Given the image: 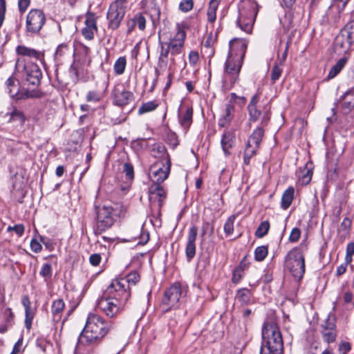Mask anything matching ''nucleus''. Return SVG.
<instances>
[{
	"label": "nucleus",
	"mask_w": 354,
	"mask_h": 354,
	"mask_svg": "<svg viewBox=\"0 0 354 354\" xmlns=\"http://www.w3.org/2000/svg\"><path fill=\"white\" fill-rule=\"evenodd\" d=\"M246 48V44L242 40L234 39L230 42L223 76V87L227 90L231 89L239 80Z\"/></svg>",
	"instance_id": "nucleus-1"
},
{
	"label": "nucleus",
	"mask_w": 354,
	"mask_h": 354,
	"mask_svg": "<svg viewBox=\"0 0 354 354\" xmlns=\"http://www.w3.org/2000/svg\"><path fill=\"white\" fill-rule=\"evenodd\" d=\"M129 300V294L118 290L111 283L104 291L103 296L97 301V308L106 316L112 318L120 314Z\"/></svg>",
	"instance_id": "nucleus-2"
},
{
	"label": "nucleus",
	"mask_w": 354,
	"mask_h": 354,
	"mask_svg": "<svg viewBox=\"0 0 354 354\" xmlns=\"http://www.w3.org/2000/svg\"><path fill=\"white\" fill-rule=\"evenodd\" d=\"M111 329V324L105 322L100 316L90 313L82 331L79 342L82 344H93L100 342Z\"/></svg>",
	"instance_id": "nucleus-3"
},
{
	"label": "nucleus",
	"mask_w": 354,
	"mask_h": 354,
	"mask_svg": "<svg viewBox=\"0 0 354 354\" xmlns=\"http://www.w3.org/2000/svg\"><path fill=\"white\" fill-rule=\"evenodd\" d=\"M126 209L119 203L113 205H104L96 208L97 224L96 231L102 233L109 229L116 220L124 215Z\"/></svg>",
	"instance_id": "nucleus-4"
},
{
	"label": "nucleus",
	"mask_w": 354,
	"mask_h": 354,
	"mask_svg": "<svg viewBox=\"0 0 354 354\" xmlns=\"http://www.w3.org/2000/svg\"><path fill=\"white\" fill-rule=\"evenodd\" d=\"M15 69L20 75L24 86H37L42 77V72L39 66L32 62H26L24 59H17Z\"/></svg>",
	"instance_id": "nucleus-5"
},
{
	"label": "nucleus",
	"mask_w": 354,
	"mask_h": 354,
	"mask_svg": "<svg viewBox=\"0 0 354 354\" xmlns=\"http://www.w3.org/2000/svg\"><path fill=\"white\" fill-rule=\"evenodd\" d=\"M286 267L295 279H302L305 272L304 256L299 248L290 250L286 257Z\"/></svg>",
	"instance_id": "nucleus-6"
},
{
	"label": "nucleus",
	"mask_w": 354,
	"mask_h": 354,
	"mask_svg": "<svg viewBox=\"0 0 354 354\" xmlns=\"http://www.w3.org/2000/svg\"><path fill=\"white\" fill-rule=\"evenodd\" d=\"M354 42V24L346 26L336 36L334 50L337 54H346Z\"/></svg>",
	"instance_id": "nucleus-7"
},
{
	"label": "nucleus",
	"mask_w": 354,
	"mask_h": 354,
	"mask_svg": "<svg viewBox=\"0 0 354 354\" xmlns=\"http://www.w3.org/2000/svg\"><path fill=\"white\" fill-rule=\"evenodd\" d=\"M259 101V95L258 93L253 95L250 100L247 107L249 114V120L250 122L260 121L261 124L264 126L268 124L270 118V107L265 106L263 110L261 111L257 108Z\"/></svg>",
	"instance_id": "nucleus-8"
},
{
	"label": "nucleus",
	"mask_w": 354,
	"mask_h": 354,
	"mask_svg": "<svg viewBox=\"0 0 354 354\" xmlns=\"http://www.w3.org/2000/svg\"><path fill=\"white\" fill-rule=\"evenodd\" d=\"M262 339L261 344L283 346L281 333L274 322H268L264 324L262 329Z\"/></svg>",
	"instance_id": "nucleus-9"
},
{
	"label": "nucleus",
	"mask_w": 354,
	"mask_h": 354,
	"mask_svg": "<svg viewBox=\"0 0 354 354\" xmlns=\"http://www.w3.org/2000/svg\"><path fill=\"white\" fill-rule=\"evenodd\" d=\"M45 23L46 16L44 12L39 9H31L26 16V30L31 34H37L41 30Z\"/></svg>",
	"instance_id": "nucleus-10"
},
{
	"label": "nucleus",
	"mask_w": 354,
	"mask_h": 354,
	"mask_svg": "<svg viewBox=\"0 0 354 354\" xmlns=\"http://www.w3.org/2000/svg\"><path fill=\"white\" fill-rule=\"evenodd\" d=\"M5 86L7 93L12 98L16 100L34 97L33 92L24 87L21 88L19 81L13 76H10L8 78L5 82Z\"/></svg>",
	"instance_id": "nucleus-11"
},
{
	"label": "nucleus",
	"mask_w": 354,
	"mask_h": 354,
	"mask_svg": "<svg viewBox=\"0 0 354 354\" xmlns=\"http://www.w3.org/2000/svg\"><path fill=\"white\" fill-rule=\"evenodd\" d=\"M258 12L257 6H251L248 10L241 11L237 24L240 28L247 33L252 32L254 22Z\"/></svg>",
	"instance_id": "nucleus-12"
},
{
	"label": "nucleus",
	"mask_w": 354,
	"mask_h": 354,
	"mask_svg": "<svg viewBox=\"0 0 354 354\" xmlns=\"http://www.w3.org/2000/svg\"><path fill=\"white\" fill-rule=\"evenodd\" d=\"M170 171V161L167 160L166 165L158 163L153 164L151 166L149 170V176L153 181V184L160 185L169 176Z\"/></svg>",
	"instance_id": "nucleus-13"
},
{
	"label": "nucleus",
	"mask_w": 354,
	"mask_h": 354,
	"mask_svg": "<svg viewBox=\"0 0 354 354\" xmlns=\"http://www.w3.org/2000/svg\"><path fill=\"white\" fill-rule=\"evenodd\" d=\"M166 198V192L159 184H152L149 189V201L151 207L160 209Z\"/></svg>",
	"instance_id": "nucleus-14"
},
{
	"label": "nucleus",
	"mask_w": 354,
	"mask_h": 354,
	"mask_svg": "<svg viewBox=\"0 0 354 354\" xmlns=\"http://www.w3.org/2000/svg\"><path fill=\"white\" fill-rule=\"evenodd\" d=\"M181 296L182 290L180 285L174 283L165 291L162 298V304L169 306V308L176 307Z\"/></svg>",
	"instance_id": "nucleus-15"
},
{
	"label": "nucleus",
	"mask_w": 354,
	"mask_h": 354,
	"mask_svg": "<svg viewBox=\"0 0 354 354\" xmlns=\"http://www.w3.org/2000/svg\"><path fill=\"white\" fill-rule=\"evenodd\" d=\"M113 102L119 106H124L131 103L133 99V93L125 89L122 85H117L113 91Z\"/></svg>",
	"instance_id": "nucleus-16"
},
{
	"label": "nucleus",
	"mask_w": 354,
	"mask_h": 354,
	"mask_svg": "<svg viewBox=\"0 0 354 354\" xmlns=\"http://www.w3.org/2000/svg\"><path fill=\"white\" fill-rule=\"evenodd\" d=\"M140 279L139 274L134 272L129 274L125 278L115 279L111 284L118 290H124L129 294V299L131 297L130 286H135Z\"/></svg>",
	"instance_id": "nucleus-17"
},
{
	"label": "nucleus",
	"mask_w": 354,
	"mask_h": 354,
	"mask_svg": "<svg viewBox=\"0 0 354 354\" xmlns=\"http://www.w3.org/2000/svg\"><path fill=\"white\" fill-rule=\"evenodd\" d=\"M124 8L111 4L106 16L109 20V27L113 30L117 29L124 18Z\"/></svg>",
	"instance_id": "nucleus-18"
},
{
	"label": "nucleus",
	"mask_w": 354,
	"mask_h": 354,
	"mask_svg": "<svg viewBox=\"0 0 354 354\" xmlns=\"http://www.w3.org/2000/svg\"><path fill=\"white\" fill-rule=\"evenodd\" d=\"M185 32L183 30H178L176 35L169 42H167L169 49H170V53L172 55L180 54L183 48Z\"/></svg>",
	"instance_id": "nucleus-19"
},
{
	"label": "nucleus",
	"mask_w": 354,
	"mask_h": 354,
	"mask_svg": "<svg viewBox=\"0 0 354 354\" xmlns=\"http://www.w3.org/2000/svg\"><path fill=\"white\" fill-rule=\"evenodd\" d=\"M21 304L25 309V326L29 330L32 327V320L35 315L36 309L31 306V301L28 295H23Z\"/></svg>",
	"instance_id": "nucleus-20"
},
{
	"label": "nucleus",
	"mask_w": 354,
	"mask_h": 354,
	"mask_svg": "<svg viewBox=\"0 0 354 354\" xmlns=\"http://www.w3.org/2000/svg\"><path fill=\"white\" fill-rule=\"evenodd\" d=\"M197 236V227L192 226L189 230L187 243L185 248L186 257L188 261H190L196 254L195 241Z\"/></svg>",
	"instance_id": "nucleus-21"
},
{
	"label": "nucleus",
	"mask_w": 354,
	"mask_h": 354,
	"mask_svg": "<svg viewBox=\"0 0 354 354\" xmlns=\"http://www.w3.org/2000/svg\"><path fill=\"white\" fill-rule=\"evenodd\" d=\"M97 31L96 19L93 14L86 16L85 21V27L82 30V33L84 38L87 40H91L94 37V35Z\"/></svg>",
	"instance_id": "nucleus-22"
},
{
	"label": "nucleus",
	"mask_w": 354,
	"mask_h": 354,
	"mask_svg": "<svg viewBox=\"0 0 354 354\" xmlns=\"http://www.w3.org/2000/svg\"><path fill=\"white\" fill-rule=\"evenodd\" d=\"M322 333L324 340L328 344L333 342L336 339L335 325L330 322V315L327 318Z\"/></svg>",
	"instance_id": "nucleus-23"
},
{
	"label": "nucleus",
	"mask_w": 354,
	"mask_h": 354,
	"mask_svg": "<svg viewBox=\"0 0 354 354\" xmlns=\"http://www.w3.org/2000/svg\"><path fill=\"white\" fill-rule=\"evenodd\" d=\"M16 52L19 55L28 57L30 58H34L36 60H39L41 62H42L44 59L43 53L23 45L18 46L16 48Z\"/></svg>",
	"instance_id": "nucleus-24"
},
{
	"label": "nucleus",
	"mask_w": 354,
	"mask_h": 354,
	"mask_svg": "<svg viewBox=\"0 0 354 354\" xmlns=\"http://www.w3.org/2000/svg\"><path fill=\"white\" fill-rule=\"evenodd\" d=\"M341 106L346 112H349L354 109V87L342 96Z\"/></svg>",
	"instance_id": "nucleus-25"
},
{
	"label": "nucleus",
	"mask_w": 354,
	"mask_h": 354,
	"mask_svg": "<svg viewBox=\"0 0 354 354\" xmlns=\"http://www.w3.org/2000/svg\"><path fill=\"white\" fill-rule=\"evenodd\" d=\"M351 227V221L348 218H345L337 230V237L341 241H344L348 238Z\"/></svg>",
	"instance_id": "nucleus-26"
},
{
	"label": "nucleus",
	"mask_w": 354,
	"mask_h": 354,
	"mask_svg": "<svg viewBox=\"0 0 354 354\" xmlns=\"http://www.w3.org/2000/svg\"><path fill=\"white\" fill-rule=\"evenodd\" d=\"M234 107L232 104H227L225 105L224 112L221 118H220L218 122V124L221 127H225L230 122V121L232 120L234 117Z\"/></svg>",
	"instance_id": "nucleus-27"
},
{
	"label": "nucleus",
	"mask_w": 354,
	"mask_h": 354,
	"mask_svg": "<svg viewBox=\"0 0 354 354\" xmlns=\"http://www.w3.org/2000/svg\"><path fill=\"white\" fill-rule=\"evenodd\" d=\"M264 131L261 127H257L250 136L247 145L259 147Z\"/></svg>",
	"instance_id": "nucleus-28"
},
{
	"label": "nucleus",
	"mask_w": 354,
	"mask_h": 354,
	"mask_svg": "<svg viewBox=\"0 0 354 354\" xmlns=\"http://www.w3.org/2000/svg\"><path fill=\"white\" fill-rule=\"evenodd\" d=\"M348 61V56L344 55L342 58L339 59L337 63L330 70L327 77L328 79L334 78L345 66Z\"/></svg>",
	"instance_id": "nucleus-29"
},
{
	"label": "nucleus",
	"mask_w": 354,
	"mask_h": 354,
	"mask_svg": "<svg viewBox=\"0 0 354 354\" xmlns=\"http://www.w3.org/2000/svg\"><path fill=\"white\" fill-rule=\"evenodd\" d=\"M65 307L62 299H59L53 301L51 306V312L53 315V319L58 322L61 318V314Z\"/></svg>",
	"instance_id": "nucleus-30"
},
{
	"label": "nucleus",
	"mask_w": 354,
	"mask_h": 354,
	"mask_svg": "<svg viewBox=\"0 0 354 354\" xmlns=\"http://www.w3.org/2000/svg\"><path fill=\"white\" fill-rule=\"evenodd\" d=\"M295 189L292 187H289L283 194L281 197V207L283 209H288L293 200Z\"/></svg>",
	"instance_id": "nucleus-31"
},
{
	"label": "nucleus",
	"mask_w": 354,
	"mask_h": 354,
	"mask_svg": "<svg viewBox=\"0 0 354 354\" xmlns=\"http://www.w3.org/2000/svg\"><path fill=\"white\" fill-rule=\"evenodd\" d=\"M234 144V135L230 132L223 133L221 139V145L223 150L225 154H230V149Z\"/></svg>",
	"instance_id": "nucleus-32"
},
{
	"label": "nucleus",
	"mask_w": 354,
	"mask_h": 354,
	"mask_svg": "<svg viewBox=\"0 0 354 354\" xmlns=\"http://www.w3.org/2000/svg\"><path fill=\"white\" fill-rule=\"evenodd\" d=\"M220 0H210L209 3V8L207 10V21L210 23L215 21L216 19V10L219 4Z\"/></svg>",
	"instance_id": "nucleus-33"
},
{
	"label": "nucleus",
	"mask_w": 354,
	"mask_h": 354,
	"mask_svg": "<svg viewBox=\"0 0 354 354\" xmlns=\"http://www.w3.org/2000/svg\"><path fill=\"white\" fill-rule=\"evenodd\" d=\"M192 108L187 107L182 115H179L180 123L184 128H188L190 126L192 121Z\"/></svg>",
	"instance_id": "nucleus-34"
},
{
	"label": "nucleus",
	"mask_w": 354,
	"mask_h": 354,
	"mask_svg": "<svg viewBox=\"0 0 354 354\" xmlns=\"http://www.w3.org/2000/svg\"><path fill=\"white\" fill-rule=\"evenodd\" d=\"M283 346L261 344L260 354H282Z\"/></svg>",
	"instance_id": "nucleus-35"
},
{
	"label": "nucleus",
	"mask_w": 354,
	"mask_h": 354,
	"mask_svg": "<svg viewBox=\"0 0 354 354\" xmlns=\"http://www.w3.org/2000/svg\"><path fill=\"white\" fill-rule=\"evenodd\" d=\"M26 120V118L22 111L14 108L10 113V122H17L19 124L23 125Z\"/></svg>",
	"instance_id": "nucleus-36"
},
{
	"label": "nucleus",
	"mask_w": 354,
	"mask_h": 354,
	"mask_svg": "<svg viewBox=\"0 0 354 354\" xmlns=\"http://www.w3.org/2000/svg\"><path fill=\"white\" fill-rule=\"evenodd\" d=\"M236 299L242 304H247L250 300V292L248 289L239 290L236 295Z\"/></svg>",
	"instance_id": "nucleus-37"
},
{
	"label": "nucleus",
	"mask_w": 354,
	"mask_h": 354,
	"mask_svg": "<svg viewBox=\"0 0 354 354\" xmlns=\"http://www.w3.org/2000/svg\"><path fill=\"white\" fill-rule=\"evenodd\" d=\"M259 148L257 147L246 145L244 156H243V162L245 165H248L250 164V160L252 157H253L258 150Z\"/></svg>",
	"instance_id": "nucleus-38"
},
{
	"label": "nucleus",
	"mask_w": 354,
	"mask_h": 354,
	"mask_svg": "<svg viewBox=\"0 0 354 354\" xmlns=\"http://www.w3.org/2000/svg\"><path fill=\"white\" fill-rule=\"evenodd\" d=\"M127 65V60L124 57H120L114 64V71L118 75L124 73Z\"/></svg>",
	"instance_id": "nucleus-39"
},
{
	"label": "nucleus",
	"mask_w": 354,
	"mask_h": 354,
	"mask_svg": "<svg viewBox=\"0 0 354 354\" xmlns=\"http://www.w3.org/2000/svg\"><path fill=\"white\" fill-rule=\"evenodd\" d=\"M268 252V250L267 246H259L254 250V259L257 261H262L267 257Z\"/></svg>",
	"instance_id": "nucleus-40"
},
{
	"label": "nucleus",
	"mask_w": 354,
	"mask_h": 354,
	"mask_svg": "<svg viewBox=\"0 0 354 354\" xmlns=\"http://www.w3.org/2000/svg\"><path fill=\"white\" fill-rule=\"evenodd\" d=\"M158 107V104L155 101H149L143 103L138 109V113L142 115L143 113L154 111Z\"/></svg>",
	"instance_id": "nucleus-41"
},
{
	"label": "nucleus",
	"mask_w": 354,
	"mask_h": 354,
	"mask_svg": "<svg viewBox=\"0 0 354 354\" xmlns=\"http://www.w3.org/2000/svg\"><path fill=\"white\" fill-rule=\"evenodd\" d=\"M270 229V223L265 221L261 223L255 232V235L258 238H262L267 234Z\"/></svg>",
	"instance_id": "nucleus-42"
},
{
	"label": "nucleus",
	"mask_w": 354,
	"mask_h": 354,
	"mask_svg": "<svg viewBox=\"0 0 354 354\" xmlns=\"http://www.w3.org/2000/svg\"><path fill=\"white\" fill-rule=\"evenodd\" d=\"M236 215L232 214L228 217L224 225V232L227 236L231 235L234 232V223Z\"/></svg>",
	"instance_id": "nucleus-43"
},
{
	"label": "nucleus",
	"mask_w": 354,
	"mask_h": 354,
	"mask_svg": "<svg viewBox=\"0 0 354 354\" xmlns=\"http://www.w3.org/2000/svg\"><path fill=\"white\" fill-rule=\"evenodd\" d=\"M160 52L159 59L161 62H165L168 57V55L170 53V49H169V46L167 42H160Z\"/></svg>",
	"instance_id": "nucleus-44"
},
{
	"label": "nucleus",
	"mask_w": 354,
	"mask_h": 354,
	"mask_svg": "<svg viewBox=\"0 0 354 354\" xmlns=\"http://www.w3.org/2000/svg\"><path fill=\"white\" fill-rule=\"evenodd\" d=\"M282 68L280 67V65L276 64L273 66L271 71V81L274 84L277 80L279 79L282 73Z\"/></svg>",
	"instance_id": "nucleus-45"
},
{
	"label": "nucleus",
	"mask_w": 354,
	"mask_h": 354,
	"mask_svg": "<svg viewBox=\"0 0 354 354\" xmlns=\"http://www.w3.org/2000/svg\"><path fill=\"white\" fill-rule=\"evenodd\" d=\"M354 254V242H350L346 245L345 261L346 263H351L353 255Z\"/></svg>",
	"instance_id": "nucleus-46"
},
{
	"label": "nucleus",
	"mask_w": 354,
	"mask_h": 354,
	"mask_svg": "<svg viewBox=\"0 0 354 354\" xmlns=\"http://www.w3.org/2000/svg\"><path fill=\"white\" fill-rule=\"evenodd\" d=\"M102 99L100 93L96 91H90L86 95V100L88 102H97Z\"/></svg>",
	"instance_id": "nucleus-47"
},
{
	"label": "nucleus",
	"mask_w": 354,
	"mask_h": 354,
	"mask_svg": "<svg viewBox=\"0 0 354 354\" xmlns=\"http://www.w3.org/2000/svg\"><path fill=\"white\" fill-rule=\"evenodd\" d=\"M216 35H213L212 33H210L207 38V40L203 44V47L207 48L210 50V54L214 53V50L212 49V46L216 42Z\"/></svg>",
	"instance_id": "nucleus-48"
},
{
	"label": "nucleus",
	"mask_w": 354,
	"mask_h": 354,
	"mask_svg": "<svg viewBox=\"0 0 354 354\" xmlns=\"http://www.w3.org/2000/svg\"><path fill=\"white\" fill-rule=\"evenodd\" d=\"M123 172L125 174L127 178L132 180L134 177L133 167L131 164L126 162L123 165Z\"/></svg>",
	"instance_id": "nucleus-49"
},
{
	"label": "nucleus",
	"mask_w": 354,
	"mask_h": 354,
	"mask_svg": "<svg viewBox=\"0 0 354 354\" xmlns=\"http://www.w3.org/2000/svg\"><path fill=\"white\" fill-rule=\"evenodd\" d=\"M193 6V0H183L179 4V9L187 12L192 9Z\"/></svg>",
	"instance_id": "nucleus-50"
},
{
	"label": "nucleus",
	"mask_w": 354,
	"mask_h": 354,
	"mask_svg": "<svg viewBox=\"0 0 354 354\" xmlns=\"http://www.w3.org/2000/svg\"><path fill=\"white\" fill-rule=\"evenodd\" d=\"M133 18L138 28L143 30L146 26V19L145 17L142 14H137Z\"/></svg>",
	"instance_id": "nucleus-51"
},
{
	"label": "nucleus",
	"mask_w": 354,
	"mask_h": 354,
	"mask_svg": "<svg viewBox=\"0 0 354 354\" xmlns=\"http://www.w3.org/2000/svg\"><path fill=\"white\" fill-rule=\"evenodd\" d=\"M39 274L45 278H50L52 275L50 265L48 263H44L41 267Z\"/></svg>",
	"instance_id": "nucleus-52"
},
{
	"label": "nucleus",
	"mask_w": 354,
	"mask_h": 354,
	"mask_svg": "<svg viewBox=\"0 0 354 354\" xmlns=\"http://www.w3.org/2000/svg\"><path fill=\"white\" fill-rule=\"evenodd\" d=\"M24 226L22 224H18L14 226H8L7 230L8 232L14 231L19 236H22L24 232Z\"/></svg>",
	"instance_id": "nucleus-53"
},
{
	"label": "nucleus",
	"mask_w": 354,
	"mask_h": 354,
	"mask_svg": "<svg viewBox=\"0 0 354 354\" xmlns=\"http://www.w3.org/2000/svg\"><path fill=\"white\" fill-rule=\"evenodd\" d=\"M245 272H243L241 270H239L236 268L234 270L233 274H232V281L234 283H238L242 279V277L244 276Z\"/></svg>",
	"instance_id": "nucleus-54"
},
{
	"label": "nucleus",
	"mask_w": 354,
	"mask_h": 354,
	"mask_svg": "<svg viewBox=\"0 0 354 354\" xmlns=\"http://www.w3.org/2000/svg\"><path fill=\"white\" fill-rule=\"evenodd\" d=\"M301 232L300 230L297 227H295L292 230L290 236H289V241L290 242H297L300 237Z\"/></svg>",
	"instance_id": "nucleus-55"
},
{
	"label": "nucleus",
	"mask_w": 354,
	"mask_h": 354,
	"mask_svg": "<svg viewBox=\"0 0 354 354\" xmlns=\"http://www.w3.org/2000/svg\"><path fill=\"white\" fill-rule=\"evenodd\" d=\"M30 248L32 252L38 253L41 251L42 246L39 241L36 239H32L30 242Z\"/></svg>",
	"instance_id": "nucleus-56"
},
{
	"label": "nucleus",
	"mask_w": 354,
	"mask_h": 354,
	"mask_svg": "<svg viewBox=\"0 0 354 354\" xmlns=\"http://www.w3.org/2000/svg\"><path fill=\"white\" fill-rule=\"evenodd\" d=\"M351 350V345L348 342H343L339 346L340 354H348Z\"/></svg>",
	"instance_id": "nucleus-57"
},
{
	"label": "nucleus",
	"mask_w": 354,
	"mask_h": 354,
	"mask_svg": "<svg viewBox=\"0 0 354 354\" xmlns=\"http://www.w3.org/2000/svg\"><path fill=\"white\" fill-rule=\"evenodd\" d=\"M250 263L248 261L247 256H245L236 268L245 272V270L249 268Z\"/></svg>",
	"instance_id": "nucleus-58"
},
{
	"label": "nucleus",
	"mask_w": 354,
	"mask_h": 354,
	"mask_svg": "<svg viewBox=\"0 0 354 354\" xmlns=\"http://www.w3.org/2000/svg\"><path fill=\"white\" fill-rule=\"evenodd\" d=\"M30 0H19L18 7L20 12L24 13L30 5Z\"/></svg>",
	"instance_id": "nucleus-59"
},
{
	"label": "nucleus",
	"mask_w": 354,
	"mask_h": 354,
	"mask_svg": "<svg viewBox=\"0 0 354 354\" xmlns=\"http://www.w3.org/2000/svg\"><path fill=\"white\" fill-rule=\"evenodd\" d=\"M89 261L91 265L97 266L101 261V257L99 254H93L89 257Z\"/></svg>",
	"instance_id": "nucleus-60"
},
{
	"label": "nucleus",
	"mask_w": 354,
	"mask_h": 354,
	"mask_svg": "<svg viewBox=\"0 0 354 354\" xmlns=\"http://www.w3.org/2000/svg\"><path fill=\"white\" fill-rule=\"evenodd\" d=\"M350 263H346V262L344 261V263L339 265L337 268V270H336V275L337 276H341L342 274H344L346 271V269H347V266L349 265Z\"/></svg>",
	"instance_id": "nucleus-61"
},
{
	"label": "nucleus",
	"mask_w": 354,
	"mask_h": 354,
	"mask_svg": "<svg viewBox=\"0 0 354 354\" xmlns=\"http://www.w3.org/2000/svg\"><path fill=\"white\" fill-rule=\"evenodd\" d=\"M22 339H19L15 344L10 354H18L22 351Z\"/></svg>",
	"instance_id": "nucleus-62"
},
{
	"label": "nucleus",
	"mask_w": 354,
	"mask_h": 354,
	"mask_svg": "<svg viewBox=\"0 0 354 354\" xmlns=\"http://www.w3.org/2000/svg\"><path fill=\"white\" fill-rule=\"evenodd\" d=\"M3 314L8 323H10L13 320L14 313H12L11 308H6L4 310Z\"/></svg>",
	"instance_id": "nucleus-63"
},
{
	"label": "nucleus",
	"mask_w": 354,
	"mask_h": 354,
	"mask_svg": "<svg viewBox=\"0 0 354 354\" xmlns=\"http://www.w3.org/2000/svg\"><path fill=\"white\" fill-rule=\"evenodd\" d=\"M198 60V54L196 51H191L189 54V61L190 64L194 65Z\"/></svg>",
	"instance_id": "nucleus-64"
}]
</instances>
